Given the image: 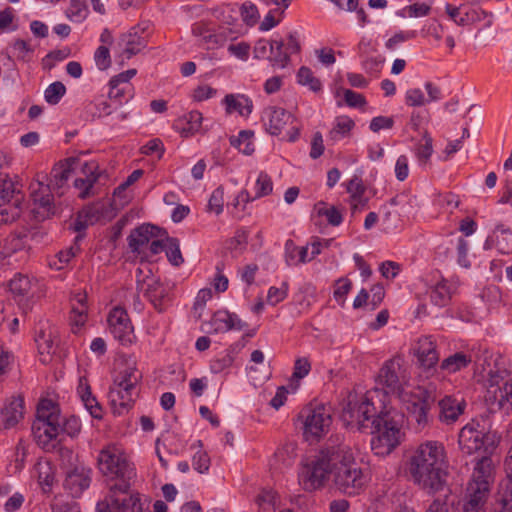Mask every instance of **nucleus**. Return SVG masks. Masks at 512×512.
I'll use <instances>...</instances> for the list:
<instances>
[{
	"label": "nucleus",
	"mask_w": 512,
	"mask_h": 512,
	"mask_svg": "<svg viewBox=\"0 0 512 512\" xmlns=\"http://www.w3.org/2000/svg\"><path fill=\"white\" fill-rule=\"evenodd\" d=\"M379 391H367L360 398L349 396L343 419L352 428L371 434V449L376 455L390 454L400 443L403 415L385 406L376 407L374 397ZM381 404L383 402L379 400Z\"/></svg>",
	"instance_id": "nucleus-1"
},
{
	"label": "nucleus",
	"mask_w": 512,
	"mask_h": 512,
	"mask_svg": "<svg viewBox=\"0 0 512 512\" xmlns=\"http://www.w3.org/2000/svg\"><path fill=\"white\" fill-rule=\"evenodd\" d=\"M377 380L384 388L385 394H397L402 397L407 412L416 422L417 429L422 430L428 426L434 399L431 393L422 387H417L410 393H403V386L408 381L403 358L398 356L387 360L381 367Z\"/></svg>",
	"instance_id": "nucleus-2"
},
{
	"label": "nucleus",
	"mask_w": 512,
	"mask_h": 512,
	"mask_svg": "<svg viewBox=\"0 0 512 512\" xmlns=\"http://www.w3.org/2000/svg\"><path fill=\"white\" fill-rule=\"evenodd\" d=\"M446 468L445 448L438 441L420 444L407 461V472L413 482L429 493L442 489Z\"/></svg>",
	"instance_id": "nucleus-3"
},
{
	"label": "nucleus",
	"mask_w": 512,
	"mask_h": 512,
	"mask_svg": "<svg viewBox=\"0 0 512 512\" xmlns=\"http://www.w3.org/2000/svg\"><path fill=\"white\" fill-rule=\"evenodd\" d=\"M97 466L105 477L113 502L124 505L118 495L130 492L132 481L136 477V468L125 450L117 444L104 446L99 451Z\"/></svg>",
	"instance_id": "nucleus-4"
},
{
	"label": "nucleus",
	"mask_w": 512,
	"mask_h": 512,
	"mask_svg": "<svg viewBox=\"0 0 512 512\" xmlns=\"http://www.w3.org/2000/svg\"><path fill=\"white\" fill-rule=\"evenodd\" d=\"M333 468V483L335 488L347 496L359 495L368 483V477L355 461L351 447L339 437Z\"/></svg>",
	"instance_id": "nucleus-5"
},
{
	"label": "nucleus",
	"mask_w": 512,
	"mask_h": 512,
	"mask_svg": "<svg viewBox=\"0 0 512 512\" xmlns=\"http://www.w3.org/2000/svg\"><path fill=\"white\" fill-rule=\"evenodd\" d=\"M339 436L330 438L319 453L303 464L298 473V482L304 491L313 492L325 486L333 474Z\"/></svg>",
	"instance_id": "nucleus-6"
},
{
	"label": "nucleus",
	"mask_w": 512,
	"mask_h": 512,
	"mask_svg": "<svg viewBox=\"0 0 512 512\" xmlns=\"http://www.w3.org/2000/svg\"><path fill=\"white\" fill-rule=\"evenodd\" d=\"M493 482L494 466L492 459L488 456H482L475 463L471 480L467 485L463 511L480 512L489 497Z\"/></svg>",
	"instance_id": "nucleus-7"
},
{
	"label": "nucleus",
	"mask_w": 512,
	"mask_h": 512,
	"mask_svg": "<svg viewBox=\"0 0 512 512\" xmlns=\"http://www.w3.org/2000/svg\"><path fill=\"white\" fill-rule=\"evenodd\" d=\"M32 434L36 443L45 451L56 447L60 436V409L51 399H41L37 405L36 418L32 423Z\"/></svg>",
	"instance_id": "nucleus-8"
},
{
	"label": "nucleus",
	"mask_w": 512,
	"mask_h": 512,
	"mask_svg": "<svg viewBox=\"0 0 512 512\" xmlns=\"http://www.w3.org/2000/svg\"><path fill=\"white\" fill-rule=\"evenodd\" d=\"M458 444L462 453L472 455L483 452V456L493 453L498 445L496 435L486 429L478 420L472 419L463 426L458 435Z\"/></svg>",
	"instance_id": "nucleus-9"
},
{
	"label": "nucleus",
	"mask_w": 512,
	"mask_h": 512,
	"mask_svg": "<svg viewBox=\"0 0 512 512\" xmlns=\"http://www.w3.org/2000/svg\"><path fill=\"white\" fill-rule=\"evenodd\" d=\"M305 440L319 441L329 430L332 418L324 405H307L299 413Z\"/></svg>",
	"instance_id": "nucleus-10"
},
{
	"label": "nucleus",
	"mask_w": 512,
	"mask_h": 512,
	"mask_svg": "<svg viewBox=\"0 0 512 512\" xmlns=\"http://www.w3.org/2000/svg\"><path fill=\"white\" fill-rule=\"evenodd\" d=\"M23 193L8 178H0V222L11 223L17 220L23 210Z\"/></svg>",
	"instance_id": "nucleus-11"
},
{
	"label": "nucleus",
	"mask_w": 512,
	"mask_h": 512,
	"mask_svg": "<svg viewBox=\"0 0 512 512\" xmlns=\"http://www.w3.org/2000/svg\"><path fill=\"white\" fill-rule=\"evenodd\" d=\"M295 120L292 113L276 106L265 108L262 114L265 130L272 136H279L287 125H291L287 132L289 142H295L300 135V129L294 125Z\"/></svg>",
	"instance_id": "nucleus-12"
},
{
	"label": "nucleus",
	"mask_w": 512,
	"mask_h": 512,
	"mask_svg": "<svg viewBox=\"0 0 512 512\" xmlns=\"http://www.w3.org/2000/svg\"><path fill=\"white\" fill-rule=\"evenodd\" d=\"M108 331L122 346L133 345L137 337L127 310L121 306L113 307L107 316Z\"/></svg>",
	"instance_id": "nucleus-13"
},
{
	"label": "nucleus",
	"mask_w": 512,
	"mask_h": 512,
	"mask_svg": "<svg viewBox=\"0 0 512 512\" xmlns=\"http://www.w3.org/2000/svg\"><path fill=\"white\" fill-rule=\"evenodd\" d=\"M151 28L150 21H141L120 36L118 47L126 59H130L147 47L152 32Z\"/></svg>",
	"instance_id": "nucleus-14"
},
{
	"label": "nucleus",
	"mask_w": 512,
	"mask_h": 512,
	"mask_svg": "<svg viewBox=\"0 0 512 512\" xmlns=\"http://www.w3.org/2000/svg\"><path fill=\"white\" fill-rule=\"evenodd\" d=\"M137 283L157 311L163 312L172 304L173 285L170 283L161 282L154 277H146L142 282L138 279Z\"/></svg>",
	"instance_id": "nucleus-15"
},
{
	"label": "nucleus",
	"mask_w": 512,
	"mask_h": 512,
	"mask_svg": "<svg viewBox=\"0 0 512 512\" xmlns=\"http://www.w3.org/2000/svg\"><path fill=\"white\" fill-rule=\"evenodd\" d=\"M31 199L33 202L32 212L38 221H44L55 214L54 196L49 184L42 180H36L30 185Z\"/></svg>",
	"instance_id": "nucleus-16"
},
{
	"label": "nucleus",
	"mask_w": 512,
	"mask_h": 512,
	"mask_svg": "<svg viewBox=\"0 0 512 512\" xmlns=\"http://www.w3.org/2000/svg\"><path fill=\"white\" fill-rule=\"evenodd\" d=\"M93 470L84 464L70 467L65 472L63 487L73 498H79L92 482Z\"/></svg>",
	"instance_id": "nucleus-17"
},
{
	"label": "nucleus",
	"mask_w": 512,
	"mask_h": 512,
	"mask_svg": "<svg viewBox=\"0 0 512 512\" xmlns=\"http://www.w3.org/2000/svg\"><path fill=\"white\" fill-rule=\"evenodd\" d=\"M414 356L424 371L434 370L439 362L436 341L432 336H421L413 346Z\"/></svg>",
	"instance_id": "nucleus-18"
},
{
	"label": "nucleus",
	"mask_w": 512,
	"mask_h": 512,
	"mask_svg": "<svg viewBox=\"0 0 512 512\" xmlns=\"http://www.w3.org/2000/svg\"><path fill=\"white\" fill-rule=\"evenodd\" d=\"M139 389L113 384L108 393L111 409L114 415L127 413L134 405Z\"/></svg>",
	"instance_id": "nucleus-19"
},
{
	"label": "nucleus",
	"mask_w": 512,
	"mask_h": 512,
	"mask_svg": "<svg viewBox=\"0 0 512 512\" xmlns=\"http://www.w3.org/2000/svg\"><path fill=\"white\" fill-rule=\"evenodd\" d=\"M467 403L462 395H446L438 402L439 421L443 424H454L464 413Z\"/></svg>",
	"instance_id": "nucleus-20"
},
{
	"label": "nucleus",
	"mask_w": 512,
	"mask_h": 512,
	"mask_svg": "<svg viewBox=\"0 0 512 512\" xmlns=\"http://www.w3.org/2000/svg\"><path fill=\"white\" fill-rule=\"evenodd\" d=\"M504 468L506 478L500 484L494 512H512V446L507 452Z\"/></svg>",
	"instance_id": "nucleus-21"
},
{
	"label": "nucleus",
	"mask_w": 512,
	"mask_h": 512,
	"mask_svg": "<svg viewBox=\"0 0 512 512\" xmlns=\"http://www.w3.org/2000/svg\"><path fill=\"white\" fill-rule=\"evenodd\" d=\"M84 177L74 180V187L79 190L80 199H88L98 194L96 184L101 176L99 167L95 163H85L82 168Z\"/></svg>",
	"instance_id": "nucleus-22"
},
{
	"label": "nucleus",
	"mask_w": 512,
	"mask_h": 512,
	"mask_svg": "<svg viewBox=\"0 0 512 512\" xmlns=\"http://www.w3.org/2000/svg\"><path fill=\"white\" fill-rule=\"evenodd\" d=\"M24 399L22 396H12L0 408V430L15 427L23 418Z\"/></svg>",
	"instance_id": "nucleus-23"
},
{
	"label": "nucleus",
	"mask_w": 512,
	"mask_h": 512,
	"mask_svg": "<svg viewBox=\"0 0 512 512\" xmlns=\"http://www.w3.org/2000/svg\"><path fill=\"white\" fill-rule=\"evenodd\" d=\"M108 497L110 499V503L107 502H99L96 505V512H143L142 503L140 499L139 493H130L126 492L118 497L124 501L123 504L116 505L113 502V497L111 495V491L109 490Z\"/></svg>",
	"instance_id": "nucleus-24"
},
{
	"label": "nucleus",
	"mask_w": 512,
	"mask_h": 512,
	"mask_svg": "<svg viewBox=\"0 0 512 512\" xmlns=\"http://www.w3.org/2000/svg\"><path fill=\"white\" fill-rule=\"evenodd\" d=\"M210 326L214 333H225L230 330H242L246 324L237 314L227 310L216 311L210 320Z\"/></svg>",
	"instance_id": "nucleus-25"
},
{
	"label": "nucleus",
	"mask_w": 512,
	"mask_h": 512,
	"mask_svg": "<svg viewBox=\"0 0 512 512\" xmlns=\"http://www.w3.org/2000/svg\"><path fill=\"white\" fill-rule=\"evenodd\" d=\"M160 229L151 224H144L134 229L128 237L129 247L138 254L145 253V247L152 238L159 235Z\"/></svg>",
	"instance_id": "nucleus-26"
},
{
	"label": "nucleus",
	"mask_w": 512,
	"mask_h": 512,
	"mask_svg": "<svg viewBox=\"0 0 512 512\" xmlns=\"http://www.w3.org/2000/svg\"><path fill=\"white\" fill-rule=\"evenodd\" d=\"M77 393L90 415L95 419H102L103 408L96 397L92 394L91 387L86 377L79 378Z\"/></svg>",
	"instance_id": "nucleus-27"
},
{
	"label": "nucleus",
	"mask_w": 512,
	"mask_h": 512,
	"mask_svg": "<svg viewBox=\"0 0 512 512\" xmlns=\"http://www.w3.org/2000/svg\"><path fill=\"white\" fill-rule=\"evenodd\" d=\"M366 190L363 180L357 175H354L346 183V191L350 195V205L353 212L367 207L369 198L365 196Z\"/></svg>",
	"instance_id": "nucleus-28"
},
{
	"label": "nucleus",
	"mask_w": 512,
	"mask_h": 512,
	"mask_svg": "<svg viewBox=\"0 0 512 512\" xmlns=\"http://www.w3.org/2000/svg\"><path fill=\"white\" fill-rule=\"evenodd\" d=\"M74 301H76L77 305L72 304L70 322L73 333H78L87 321V296L86 294L78 293L75 295Z\"/></svg>",
	"instance_id": "nucleus-29"
},
{
	"label": "nucleus",
	"mask_w": 512,
	"mask_h": 512,
	"mask_svg": "<svg viewBox=\"0 0 512 512\" xmlns=\"http://www.w3.org/2000/svg\"><path fill=\"white\" fill-rule=\"evenodd\" d=\"M203 116L199 111H191L182 119H178L175 127L179 130L182 137L188 138L200 132Z\"/></svg>",
	"instance_id": "nucleus-30"
},
{
	"label": "nucleus",
	"mask_w": 512,
	"mask_h": 512,
	"mask_svg": "<svg viewBox=\"0 0 512 512\" xmlns=\"http://www.w3.org/2000/svg\"><path fill=\"white\" fill-rule=\"evenodd\" d=\"M228 113L238 112L241 116H248L253 109L252 100L242 94H228L223 100Z\"/></svg>",
	"instance_id": "nucleus-31"
},
{
	"label": "nucleus",
	"mask_w": 512,
	"mask_h": 512,
	"mask_svg": "<svg viewBox=\"0 0 512 512\" xmlns=\"http://www.w3.org/2000/svg\"><path fill=\"white\" fill-rule=\"evenodd\" d=\"M283 39H272L268 61L274 67L285 68L290 63V54L286 51Z\"/></svg>",
	"instance_id": "nucleus-32"
},
{
	"label": "nucleus",
	"mask_w": 512,
	"mask_h": 512,
	"mask_svg": "<svg viewBox=\"0 0 512 512\" xmlns=\"http://www.w3.org/2000/svg\"><path fill=\"white\" fill-rule=\"evenodd\" d=\"M285 259L288 266H296L310 261L308 245L298 247L289 239L285 243Z\"/></svg>",
	"instance_id": "nucleus-33"
},
{
	"label": "nucleus",
	"mask_w": 512,
	"mask_h": 512,
	"mask_svg": "<svg viewBox=\"0 0 512 512\" xmlns=\"http://www.w3.org/2000/svg\"><path fill=\"white\" fill-rule=\"evenodd\" d=\"M471 362L472 359L470 355L465 354L464 352H456L441 362L440 369L452 374L465 369Z\"/></svg>",
	"instance_id": "nucleus-34"
},
{
	"label": "nucleus",
	"mask_w": 512,
	"mask_h": 512,
	"mask_svg": "<svg viewBox=\"0 0 512 512\" xmlns=\"http://www.w3.org/2000/svg\"><path fill=\"white\" fill-rule=\"evenodd\" d=\"M71 171V165L68 163V161L65 163L60 162L59 164L55 165L51 171V176L48 183L51 189L57 191L63 188L70 177Z\"/></svg>",
	"instance_id": "nucleus-35"
},
{
	"label": "nucleus",
	"mask_w": 512,
	"mask_h": 512,
	"mask_svg": "<svg viewBox=\"0 0 512 512\" xmlns=\"http://www.w3.org/2000/svg\"><path fill=\"white\" fill-rule=\"evenodd\" d=\"M273 190V182L266 172H260L255 183V196L250 199L247 191H242L239 197L243 201H250L269 195Z\"/></svg>",
	"instance_id": "nucleus-36"
},
{
	"label": "nucleus",
	"mask_w": 512,
	"mask_h": 512,
	"mask_svg": "<svg viewBox=\"0 0 512 512\" xmlns=\"http://www.w3.org/2000/svg\"><path fill=\"white\" fill-rule=\"evenodd\" d=\"M355 126V122L346 115L335 118L334 125L329 132V138L333 141H339L350 135Z\"/></svg>",
	"instance_id": "nucleus-37"
},
{
	"label": "nucleus",
	"mask_w": 512,
	"mask_h": 512,
	"mask_svg": "<svg viewBox=\"0 0 512 512\" xmlns=\"http://www.w3.org/2000/svg\"><path fill=\"white\" fill-rule=\"evenodd\" d=\"M431 302L438 307H445L451 300V287L446 280L438 282L429 292Z\"/></svg>",
	"instance_id": "nucleus-38"
},
{
	"label": "nucleus",
	"mask_w": 512,
	"mask_h": 512,
	"mask_svg": "<svg viewBox=\"0 0 512 512\" xmlns=\"http://www.w3.org/2000/svg\"><path fill=\"white\" fill-rule=\"evenodd\" d=\"M108 98L113 102H117L114 105V110H119L124 104L128 103L134 97V89L132 85L115 86L109 85Z\"/></svg>",
	"instance_id": "nucleus-39"
},
{
	"label": "nucleus",
	"mask_w": 512,
	"mask_h": 512,
	"mask_svg": "<svg viewBox=\"0 0 512 512\" xmlns=\"http://www.w3.org/2000/svg\"><path fill=\"white\" fill-rule=\"evenodd\" d=\"M254 132L251 130H241L238 136L230 138V145L237 148L245 155H251L255 151L253 143Z\"/></svg>",
	"instance_id": "nucleus-40"
},
{
	"label": "nucleus",
	"mask_w": 512,
	"mask_h": 512,
	"mask_svg": "<svg viewBox=\"0 0 512 512\" xmlns=\"http://www.w3.org/2000/svg\"><path fill=\"white\" fill-rule=\"evenodd\" d=\"M142 377V373L137 369L134 363L132 366H128L122 372H120L119 376L117 379H115L113 384H119L125 387L138 389Z\"/></svg>",
	"instance_id": "nucleus-41"
},
{
	"label": "nucleus",
	"mask_w": 512,
	"mask_h": 512,
	"mask_svg": "<svg viewBox=\"0 0 512 512\" xmlns=\"http://www.w3.org/2000/svg\"><path fill=\"white\" fill-rule=\"evenodd\" d=\"M297 82L300 85L308 86L313 92H319L322 90L321 81L314 76V73L309 67L302 66L297 72Z\"/></svg>",
	"instance_id": "nucleus-42"
},
{
	"label": "nucleus",
	"mask_w": 512,
	"mask_h": 512,
	"mask_svg": "<svg viewBox=\"0 0 512 512\" xmlns=\"http://www.w3.org/2000/svg\"><path fill=\"white\" fill-rule=\"evenodd\" d=\"M315 209L317 215L326 217L327 222L332 226H339L343 222V215L335 206L327 207L325 202L320 201L315 205Z\"/></svg>",
	"instance_id": "nucleus-43"
},
{
	"label": "nucleus",
	"mask_w": 512,
	"mask_h": 512,
	"mask_svg": "<svg viewBox=\"0 0 512 512\" xmlns=\"http://www.w3.org/2000/svg\"><path fill=\"white\" fill-rule=\"evenodd\" d=\"M89 14V9L84 1L71 0L66 11V16L76 23L83 22Z\"/></svg>",
	"instance_id": "nucleus-44"
},
{
	"label": "nucleus",
	"mask_w": 512,
	"mask_h": 512,
	"mask_svg": "<svg viewBox=\"0 0 512 512\" xmlns=\"http://www.w3.org/2000/svg\"><path fill=\"white\" fill-rule=\"evenodd\" d=\"M11 53L18 61L29 62L33 57L34 49L27 41L16 39L11 45Z\"/></svg>",
	"instance_id": "nucleus-45"
},
{
	"label": "nucleus",
	"mask_w": 512,
	"mask_h": 512,
	"mask_svg": "<svg viewBox=\"0 0 512 512\" xmlns=\"http://www.w3.org/2000/svg\"><path fill=\"white\" fill-rule=\"evenodd\" d=\"M165 250L168 261L173 266H180L184 262L177 238L167 236Z\"/></svg>",
	"instance_id": "nucleus-46"
},
{
	"label": "nucleus",
	"mask_w": 512,
	"mask_h": 512,
	"mask_svg": "<svg viewBox=\"0 0 512 512\" xmlns=\"http://www.w3.org/2000/svg\"><path fill=\"white\" fill-rule=\"evenodd\" d=\"M422 141L416 146V156L420 163L426 164L433 153V139L428 132H425Z\"/></svg>",
	"instance_id": "nucleus-47"
},
{
	"label": "nucleus",
	"mask_w": 512,
	"mask_h": 512,
	"mask_svg": "<svg viewBox=\"0 0 512 512\" xmlns=\"http://www.w3.org/2000/svg\"><path fill=\"white\" fill-rule=\"evenodd\" d=\"M65 93H66L65 85L60 81H56V82H53L52 84H50L46 88V90L44 92V98H45V101L47 103H49L50 105H56L60 102L62 97L65 95Z\"/></svg>",
	"instance_id": "nucleus-48"
},
{
	"label": "nucleus",
	"mask_w": 512,
	"mask_h": 512,
	"mask_svg": "<svg viewBox=\"0 0 512 512\" xmlns=\"http://www.w3.org/2000/svg\"><path fill=\"white\" fill-rule=\"evenodd\" d=\"M192 34L195 37L200 38V41L204 44L216 42V35L209 28L208 23L199 21L192 25Z\"/></svg>",
	"instance_id": "nucleus-49"
},
{
	"label": "nucleus",
	"mask_w": 512,
	"mask_h": 512,
	"mask_svg": "<svg viewBox=\"0 0 512 512\" xmlns=\"http://www.w3.org/2000/svg\"><path fill=\"white\" fill-rule=\"evenodd\" d=\"M240 14L243 22L250 27L254 26L260 18L257 6L250 1H246L241 5Z\"/></svg>",
	"instance_id": "nucleus-50"
},
{
	"label": "nucleus",
	"mask_w": 512,
	"mask_h": 512,
	"mask_svg": "<svg viewBox=\"0 0 512 512\" xmlns=\"http://www.w3.org/2000/svg\"><path fill=\"white\" fill-rule=\"evenodd\" d=\"M31 288V282L28 276L17 274L9 282L10 291L19 296H24Z\"/></svg>",
	"instance_id": "nucleus-51"
},
{
	"label": "nucleus",
	"mask_w": 512,
	"mask_h": 512,
	"mask_svg": "<svg viewBox=\"0 0 512 512\" xmlns=\"http://www.w3.org/2000/svg\"><path fill=\"white\" fill-rule=\"evenodd\" d=\"M352 289V282L350 279L342 277L336 280L333 297L340 306H344L346 296Z\"/></svg>",
	"instance_id": "nucleus-52"
},
{
	"label": "nucleus",
	"mask_w": 512,
	"mask_h": 512,
	"mask_svg": "<svg viewBox=\"0 0 512 512\" xmlns=\"http://www.w3.org/2000/svg\"><path fill=\"white\" fill-rule=\"evenodd\" d=\"M234 362L233 353L230 351H225L219 354L215 359L211 361L210 369L212 373L218 374L224 371L225 369L232 366Z\"/></svg>",
	"instance_id": "nucleus-53"
},
{
	"label": "nucleus",
	"mask_w": 512,
	"mask_h": 512,
	"mask_svg": "<svg viewBox=\"0 0 512 512\" xmlns=\"http://www.w3.org/2000/svg\"><path fill=\"white\" fill-rule=\"evenodd\" d=\"M81 430V423L78 417L72 415L65 418L63 421L60 420V435L66 434L71 438L76 437Z\"/></svg>",
	"instance_id": "nucleus-54"
},
{
	"label": "nucleus",
	"mask_w": 512,
	"mask_h": 512,
	"mask_svg": "<svg viewBox=\"0 0 512 512\" xmlns=\"http://www.w3.org/2000/svg\"><path fill=\"white\" fill-rule=\"evenodd\" d=\"M224 206V189L219 186L210 195L208 201V211L214 212L216 215H219L223 212Z\"/></svg>",
	"instance_id": "nucleus-55"
},
{
	"label": "nucleus",
	"mask_w": 512,
	"mask_h": 512,
	"mask_svg": "<svg viewBox=\"0 0 512 512\" xmlns=\"http://www.w3.org/2000/svg\"><path fill=\"white\" fill-rule=\"evenodd\" d=\"M224 263L218 262L215 266V275L212 279V286L216 292L222 293L228 289V278L223 273Z\"/></svg>",
	"instance_id": "nucleus-56"
},
{
	"label": "nucleus",
	"mask_w": 512,
	"mask_h": 512,
	"mask_svg": "<svg viewBox=\"0 0 512 512\" xmlns=\"http://www.w3.org/2000/svg\"><path fill=\"white\" fill-rule=\"evenodd\" d=\"M288 295V283L283 282L280 287L271 286L267 293L268 304L275 306L282 302Z\"/></svg>",
	"instance_id": "nucleus-57"
},
{
	"label": "nucleus",
	"mask_w": 512,
	"mask_h": 512,
	"mask_svg": "<svg viewBox=\"0 0 512 512\" xmlns=\"http://www.w3.org/2000/svg\"><path fill=\"white\" fill-rule=\"evenodd\" d=\"M210 457L206 451H197L192 458V466L197 472L204 474L210 468Z\"/></svg>",
	"instance_id": "nucleus-58"
},
{
	"label": "nucleus",
	"mask_w": 512,
	"mask_h": 512,
	"mask_svg": "<svg viewBox=\"0 0 512 512\" xmlns=\"http://www.w3.org/2000/svg\"><path fill=\"white\" fill-rule=\"evenodd\" d=\"M70 55V49L63 48V49H57L49 52L45 58L43 59V65L46 68L51 69L54 67L56 62H61L68 58Z\"/></svg>",
	"instance_id": "nucleus-59"
},
{
	"label": "nucleus",
	"mask_w": 512,
	"mask_h": 512,
	"mask_svg": "<svg viewBox=\"0 0 512 512\" xmlns=\"http://www.w3.org/2000/svg\"><path fill=\"white\" fill-rule=\"evenodd\" d=\"M405 103L411 107H420L425 105L427 100L420 88H412L406 91Z\"/></svg>",
	"instance_id": "nucleus-60"
},
{
	"label": "nucleus",
	"mask_w": 512,
	"mask_h": 512,
	"mask_svg": "<svg viewBox=\"0 0 512 512\" xmlns=\"http://www.w3.org/2000/svg\"><path fill=\"white\" fill-rule=\"evenodd\" d=\"M94 60L96 63V66L100 70H106L111 65V57H110V51L109 48L105 45L99 46L94 54Z\"/></svg>",
	"instance_id": "nucleus-61"
},
{
	"label": "nucleus",
	"mask_w": 512,
	"mask_h": 512,
	"mask_svg": "<svg viewBox=\"0 0 512 512\" xmlns=\"http://www.w3.org/2000/svg\"><path fill=\"white\" fill-rule=\"evenodd\" d=\"M416 36H417V32L414 30L399 31L386 41L385 47L388 50H394L398 44L405 42L407 40L413 39Z\"/></svg>",
	"instance_id": "nucleus-62"
},
{
	"label": "nucleus",
	"mask_w": 512,
	"mask_h": 512,
	"mask_svg": "<svg viewBox=\"0 0 512 512\" xmlns=\"http://www.w3.org/2000/svg\"><path fill=\"white\" fill-rule=\"evenodd\" d=\"M310 371L311 363L309 359L306 357L297 358L294 363L292 378L297 380L303 379Z\"/></svg>",
	"instance_id": "nucleus-63"
},
{
	"label": "nucleus",
	"mask_w": 512,
	"mask_h": 512,
	"mask_svg": "<svg viewBox=\"0 0 512 512\" xmlns=\"http://www.w3.org/2000/svg\"><path fill=\"white\" fill-rule=\"evenodd\" d=\"M384 62V57L378 53L368 60H362L361 65L366 73L378 74L381 71Z\"/></svg>",
	"instance_id": "nucleus-64"
}]
</instances>
